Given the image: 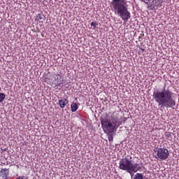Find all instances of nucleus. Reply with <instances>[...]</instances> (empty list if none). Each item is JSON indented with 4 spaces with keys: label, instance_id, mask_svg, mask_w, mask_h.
Segmentation results:
<instances>
[{
    "label": "nucleus",
    "instance_id": "obj_9",
    "mask_svg": "<svg viewBox=\"0 0 179 179\" xmlns=\"http://www.w3.org/2000/svg\"><path fill=\"white\" fill-rule=\"evenodd\" d=\"M71 111L72 113H76V111L78 110V108H79V106L76 103H73L71 106Z\"/></svg>",
    "mask_w": 179,
    "mask_h": 179
},
{
    "label": "nucleus",
    "instance_id": "obj_10",
    "mask_svg": "<svg viewBox=\"0 0 179 179\" xmlns=\"http://www.w3.org/2000/svg\"><path fill=\"white\" fill-rule=\"evenodd\" d=\"M165 137L168 141H173V136L171 132H169V131L165 132Z\"/></svg>",
    "mask_w": 179,
    "mask_h": 179
},
{
    "label": "nucleus",
    "instance_id": "obj_3",
    "mask_svg": "<svg viewBox=\"0 0 179 179\" xmlns=\"http://www.w3.org/2000/svg\"><path fill=\"white\" fill-rule=\"evenodd\" d=\"M112 6L115 15L121 17L124 22H128L131 19V13L128 11V8L125 5L124 0H113Z\"/></svg>",
    "mask_w": 179,
    "mask_h": 179
},
{
    "label": "nucleus",
    "instance_id": "obj_15",
    "mask_svg": "<svg viewBox=\"0 0 179 179\" xmlns=\"http://www.w3.org/2000/svg\"><path fill=\"white\" fill-rule=\"evenodd\" d=\"M157 2H158V6H162V3L164 2V0H157Z\"/></svg>",
    "mask_w": 179,
    "mask_h": 179
},
{
    "label": "nucleus",
    "instance_id": "obj_8",
    "mask_svg": "<svg viewBox=\"0 0 179 179\" xmlns=\"http://www.w3.org/2000/svg\"><path fill=\"white\" fill-rule=\"evenodd\" d=\"M159 8V3L157 2V0H152L151 2L150 8L151 9H155V8Z\"/></svg>",
    "mask_w": 179,
    "mask_h": 179
},
{
    "label": "nucleus",
    "instance_id": "obj_7",
    "mask_svg": "<svg viewBox=\"0 0 179 179\" xmlns=\"http://www.w3.org/2000/svg\"><path fill=\"white\" fill-rule=\"evenodd\" d=\"M69 103V101L67 99H59L58 103L60 108H65V106Z\"/></svg>",
    "mask_w": 179,
    "mask_h": 179
},
{
    "label": "nucleus",
    "instance_id": "obj_5",
    "mask_svg": "<svg viewBox=\"0 0 179 179\" xmlns=\"http://www.w3.org/2000/svg\"><path fill=\"white\" fill-rule=\"evenodd\" d=\"M157 159H159V160H167L169 159V150L166 148H159L157 150Z\"/></svg>",
    "mask_w": 179,
    "mask_h": 179
},
{
    "label": "nucleus",
    "instance_id": "obj_11",
    "mask_svg": "<svg viewBox=\"0 0 179 179\" xmlns=\"http://www.w3.org/2000/svg\"><path fill=\"white\" fill-rule=\"evenodd\" d=\"M134 179H143V175L138 173L134 176Z\"/></svg>",
    "mask_w": 179,
    "mask_h": 179
},
{
    "label": "nucleus",
    "instance_id": "obj_2",
    "mask_svg": "<svg viewBox=\"0 0 179 179\" xmlns=\"http://www.w3.org/2000/svg\"><path fill=\"white\" fill-rule=\"evenodd\" d=\"M102 129L105 134L108 135L109 142H113V132L117 130V128L121 125L120 122V114L113 113L110 115V119H104L101 120Z\"/></svg>",
    "mask_w": 179,
    "mask_h": 179
},
{
    "label": "nucleus",
    "instance_id": "obj_17",
    "mask_svg": "<svg viewBox=\"0 0 179 179\" xmlns=\"http://www.w3.org/2000/svg\"><path fill=\"white\" fill-rule=\"evenodd\" d=\"M148 2H150V0H146Z\"/></svg>",
    "mask_w": 179,
    "mask_h": 179
},
{
    "label": "nucleus",
    "instance_id": "obj_14",
    "mask_svg": "<svg viewBox=\"0 0 179 179\" xmlns=\"http://www.w3.org/2000/svg\"><path fill=\"white\" fill-rule=\"evenodd\" d=\"M91 26H92V27H94V29H95L96 27H97V26H99V24L96 22H91Z\"/></svg>",
    "mask_w": 179,
    "mask_h": 179
},
{
    "label": "nucleus",
    "instance_id": "obj_4",
    "mask_svg": "<svg viewBox=\"0 0 179 179\" xmlns=\"http://www.w3.org/2000/svg\"><path fill=\"white\" fill-rule=\"evenodd\" d=\"M138 166V164L132 163V157L131 155H127L119 162V169L129 173L131 177H134V173H138L141 170V167Z\"/></svg>",
    "mask_w": 179,
    "mask_h": 179
},
{
    "label": "nucleus",
    "instance_id": "obj_12",
    "mask_svg": "<svg viewBox=\"0 0 179 179\" xmlns=\"http://www.w3.org/2000/svg\"><path fill=\"white\" fill-rule=\"evenodd\" d=\"M5 100V94L0 93V103H2Z\"/></svg>",
    "mask_w": 179,
    "mask_h": 179
},
{
    "label": "nucleus",
    "instance_id": "obj_18",
    "mask_svg": "<svg viewBox=\"0 0 179 179\" xmlns=\"http://www.w3.org/2000/svg\"><path fill=\"white\" fill-rule=\"evenodd\" d=\"M141 51H145V49H141Z\"/></svg>",
    "mask_w": 179,
    "mask_h": 179
},
{
    "label": "nucleus",
    "instance_id": "obj_6",
    "mask_svg": "<svg viewBox=\"0 0 179 179\" xmlns=\"http://www.w3.org/2000/svg\"><path fill=\"white\" fill-rule=\"evenodd\" d=\"M9 178V169H2L0 171V179Z\"/></svg>",
    "mask_w": 179,
    "mask_h": 179
},
{
    "label": "nucleus",
    "instance_id": "obj_1",
    "mask_svg": "<svg viewBox=\"0 0 179 179\" xmlns=\"http://www.w3.org/2000/svg\"><path fill=\"white\" fill-rule=\"evenodd\" d=\"M173 96V92L164 88L161 91L154 92L153 99L160 108H171L176 106V100H174Z\"/></svg>",
    "mask_w": 179,
    "mask_h": 179
},
{
    "label": "nucleus",
    "instance_id": "obj_13",
    "mask_svg": "<svg viewBox=\"0 0 179 179\" xmlns=\"http://www.w3.org/2000/svg\"><path fill=\"white\" fill-rule=\"evenodd\" d=\"M36 20L38 22H40V20H43V15L41 14H38L36 15Z\"/></svg>",
    "mask_w": 179,
    "mask_h": 179
},
{
    "label": "nucleus",
    "instance_id": "obj_16",
    "mask_svg": "<svg viewBox=\"0 0 179 179\" xmlns=\"http://www.w3.org/2000/svg\"><path fill=\"white\" fill-rule=\"evenodd\" d=\"M25 177L24 176H20V177H17L16 179H24Z\"/></svg>",
    "mask_w": 179,
    "mask_h": 179
}]
</instances>
